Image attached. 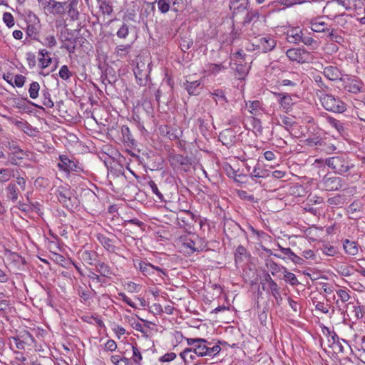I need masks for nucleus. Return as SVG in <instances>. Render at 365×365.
I'll return each instance as SVG.
<instances>
[{
    "mask_svg": "<svg viewBox=\"0 0 365 365\" xmlns=\"http://www.w3.org/2000/svg\"><path fill=\"white\" fill-rule=\"evenodd\" d=\"M176 242L178 246L188 255L202 252L207 247L205 240L192 232L180 236Z\"/></svg>",
    "mask_w": 365,
    "mask_h": 365,
    "instance_id": "f257e3e1",
    "label": "nucleus"
},
{
    "mask_svg": "<svg viewBox=\"0 0 365 365\" xmlns=\"http://www.w3.org/2000/svg\"><path fill=\"white\" fill-rule=\"evenodd\" d=\"M336 2L338 3L337 5L334 2H329L324 9V11L331 19L339 16L338 13H331L336 7H339V5H341L346 10L353 11L359 15L365 11L363 0H336Z\"/></svg>",
    "mask_w": 365,
    "mask_h": 365,
    "instance_id": "f03ea898",
    "label": "nucleus"
},
{
    "mask_svg": "<svg viewBox=\"0 0 365 365\" xmlns=\"http://www.w3.org/2000/svg\"><path fill=\"white\" fill-rule=\"evenodd\" d=\"M188 346L192 347L197 356H215L221 348L216 344L210 347V343L202 338H185Z\"/></svg>",
    "mask_w": 365,
    "mask_h": 365,
    "instance_id": "7ed1b4c3",
    "label": "nucleus"
},
{
    "mask_svg": "<svg viewBox=\"0 0 365 365\" xmlns=\"http://www.w3.org/2000/svg\"><path fill=\"white\" fill-rule=\"evenodd\" d=\"M319 101L323 108L330 112L342 113L346 109V103L339 97L330 93H322Z\"/></svg>",
    "mask_w": 365,
    "mask_h": 365,
    "instance_id": "20e7f679",
    "label": "nucleus"
},
{
    "mask_svg": "<svg viewBox=\"0 0 365 365\" xmlns=\"http://www.w3.org/2000/svg\"><path fill=\"white\" fill-rule=\"evenodd\" d=\"M15 346L19 350H31L33 348L36 349V340L33 336L26 330L20 331L15 336L11 337Z\"/></svg>",
    "mask_w": 365,
    "mask_h": 365,
    "instance_id": "39448f33",
    "label": "nucleus"
},
{
    "mask_svg": "<svg viewBox=\"0 0 365 365\" xmlns=\"http://www.w3.org/2000/svg\"><path fill=\"white\" fill-rule=\"evenodd\" d=\"M326 165L334 170L336 173L343 174L346 173L353 165L350 163L347 158L344 155H336L328 158L325 160Z\"/></svg>",
    "mask_w": 365,
    "mask_h": 365,
    "instance_id": "423d86ee",
    "label": "nucleus"
},
{
    "mask_svg": "<svg viewBox=\"0 0 365 365\" xmlns=\"http://www.w3.org/2000/svg\"><path fill=\"white\" fill-rule=\"evenodd\" d=\"M151 68L150 63L139 60L134 68V74L137 81V83L140 86H145L150 78V73Z\"/></svg>",
    "mask_w": 365,
    "mask_h": 365,
    "instance_id": "0eeeda50",
    "label": "nucleus"
},
{
    "mask_svg": "<svg viewBox=\"0 0 365 365\" xmlns=\"http://www.w3.org/2000/svg\"><path fill=\"white\" fill-rule=\"evenodd\" d=\"M168 162L174 170L187 171L192 165L190 158L181 154L170 155L168 158Z\"/></svg>",
    "mask_w": 365,
    "mask_h": 365,
    "instance_id": "6e6552de",
    "label": "nucleus"
},
{
    "mask_svg": "<svg viewBox=\"0 0 365 365\" xmlns=\"http://www.w3.org/2000/svg\"><path fill=\"white\" fill-rule=\"evenodd\" d=\"M320 189L326 191H336L342 187V180L339 177L326 175L319 182Z\"/></svg>",
    "mask_w": 365,
    "mask_h": 365,
    "instance_id": "1a4fd4ad",
    "label": "nucleus"
},
{
    "mask_svg": "<svg viewBox=\"0 0 365 365\" xmlns=\"http://www.w3.org/2000/svg\"><path fill=\"white\" fill-rule=\"evenodd\" d=\"M286 55L289 60L296 61L299 63L308 62L311 57V54L309 51L299 48L288 49L286 52Z\"/></svg>",
    "mask_w": 365,
    "mask_h": 365,
    "instance_id": "9d476101",
    "label": "nucleus"
},
{
    "mask_svg": "<svg viewBox=\"0 0 365 365\" xmlns=\"http://www.w3.org/2000/svg\"><path fill=\"white\" fill-rule=\"evenodd\" d=\"M59 160L60 162L57 166L61 170L66 173L80 172L82 170L78 163L70 160L66 155H59Z\"/></svg>",
    "mask_w": 365,
    "mask_h": 365,
    "instance_id": "9b49d317",
    "label": "nucleus"
},
{
    "mask_svg": "<svg viewBox=\"0 0 365 365\" xmlns=\"http://www.w3.org/2000/svg\"><path fill=\"white\" fill-rule=\"evenodd\" d=\"M264 290L269 291L272 295L277 299L280 297L279 289L277 283L272 279L269 274H266L261 282Z\"/></svg>",
    "mask_w": 365,
    "mask_h": 365,
    "instance_id": "f8f14e48",
    "label": "nucleus"
},
{
    "mask_svg": "<svg viewBox=\"0 0 365 365\" xmlns=\"http://www.w3.org/2000/svg\"><path fill=\"white\" fill-rule=\"evenodd\" d=\"M96 237L106 251L110 253H116L118 248L115 245V237L113 235V237H108L104 234L98 233Z\"/></svg>",
    "mask_w": 365,
    "mask_h": 365,
    "instance_id": "ddd939ff",
    "label": "nucleus"
},
{
    "mask_svg": "<svg viewBox=\"0 0 365 365\" xmlns=\"http://www.w3.org/2000/svg\"><path fill=\"white\" fill-rule=\"evenodd\" d=\"M219 140L227 148L235 146L237 136L233 130L228 128L222 130L219 135Z\"/></svg>",
    "mask_w": 365,
    "mask_h": 365,
    "instance_id": "4468645a",
    "label": "nucleus"
},
{
    "mask_svg": "<svg viewBox=\"0 0 365 365\" xmlns=\"http://www.w3.org/2000/svg\"><path fill=\"white\" fill-rule=\"evenodd\" d=\"M66 3L65 11L71 21H75L79 19L80 11L78 10L79 0H67Z\"/></svg>",
    "mask_w": 365,
    "mask_h": 365,
    "instance_id": "2eb2a0df",
    "label": "nucleus"
},
{
    "mask_svg": "<svg viewBox=\"0 0 365 365\" xmlns=\"http://www.w3.org/2000/svg\"><path fill=\"white\" fill-rule=\"evenodd\" d=\"M274 95L277 97L278 103L285 113H287L292 110L294 102L289 94L284 93H274Z\"/></svg>",
    "mask_w": 365,
    "mask_h": 365,
    "instance_id": "dca6fc26",
    "label": "nucleus"
},
{
    "mask_svg": "<svg viewBox=\"0 0 365 365\" xmlns=\"http://www.w3.org/2000/svg\"><path fill=\"white\" fill-rule=\"evenodd\" d=\"M276 45L277 41L274 38L267 35L258 39V44L257 46L264 53H267L272 51L275 48Z\"/></svg>",
    "mask_w": 365,
    "mask_h": 365,
    "instance_id": "f3484780",
    "label": "nucleus"
},
{
    "mask_svg": "<svg viewBox=\"0 0 365 365\" xmlns=\"http://www.w3.org/2000/svg\"><path fill=\"white\" fill-rule=\"evenodd\" d=\"M37 58L38 67L42 70L48 68L53 61L50 52L45 48L38 50Z\"/></svg>",
    "mask_w": 365,
    "mask_h": 365,
    "instance_id": "a211bd4d",
    "label": "nucleus"
},
{
    "mask_svg": "<svg viewBox=\"0 0 365 365\" xmlns=\"http://www.w3.org/2000/svg\"><path fill=\"white\" fill-rule=\"evenodd\" d=\"M134 266L138 269L143 275H151L154 274L155 270H160L158 267H155L150 263L143 261L133 260Z\"/></svg>",
    "mask_w": 365,
    "mask_h": 365,
    "instance_id": "6ab92c4d",
    "label": "nucleus"
},
{
    "mask_svg": "<svg viewBox=\"0 0 365 365\" xmlns=\"http://www.w3.org/2000/svg\"><path fill=\"white\" fill-rule=\"evenodd\" d=\"M364 83L357 78L348 79L344 86V89L352 93H358L363 91Z\"/></svg>",
    "mask_w": 365,
    "mask_h": 365,
    "instance_id": "aec40b11",
    "label": "nucleus"
},
{
    "mask_svg": "<svg viewBox=\"0 0 365 365\" xmlns=\"http://www.w3.org/2000/svg\"><path fill=\"white\" fill-rule=\"evenodd\" d=\"M249 4V0H231L230 1V9L233 14L237 15L247 10Z\"/></svg>",
    "mask_w": 365,
    "mask_h": 365,
    "instance_id": "412c9836",
    "label": "nucleus"
},
{
    "mask_svg": "<svg viewBox=\"0 0 365 365\" xmlns=\"http://www.w3.org/2000/svg\"><path fill=\"white\" fill-rule=\"evenodd\" d=\"M96 268V272H98L101 277L111 279L113 277L115 276L111 267L104 262H97Z\"/></svg>",
    "mask_w": 365,
    "mask_h": 365,
    "instance_id": "4be33fe9",
    "label": "nucleus"
},
{
    "mask_svg": "<svg viewBox=\"0 0 365 365\" xmlns=\"http://www.w3.org/2000/svg\"><path fill=\"white\" fill-rule=\"evenodd\" d=\"M342 242L344 251L346 255L350 256H356L358 255L359 246L356 242L345 239Z\"/></svg>",
    "mask_w": 365,
    "mask_h": 365,
    "instance_id": "5701e85b",
    "label": "nucleus"
},
{
    "mask_svg": "<svg viewBox=\"0 0 365 365\" xmlns=\"http://www.w3.org/2000/svg\"><path fill=\"white\" fill-rule=\"evenodd\" d=\"M328 346L334 353H340L343 351V346L339 342V338L335 333H333L327 338Z\"/></svg>",
    "mask_w": 365,
    "mask_h": 365,
    "instance_id": "b1692460",
    "label": "nucleus"
},
{
    "mask_svg": "<svg viewBox=\"0 0 365 365\" xmlns=\"http://www.w3.org/2000/svg\"><path fill=\"white\" fill-rule=\"evenodd\" d=\"M179 355L185 365H188L193 362L197 356V354L194 351L192 347L185 348L180 353Z\"/></svg>",
    "mask_w": 365,
    "mask_h": 365,
    "instance_id": "393cba45",
    "label": "nucleus"
},
{
    "mask_svg": "<svg viewBox=\"0 0 365 365\" xmlns=\"http://www.w3.org/2000/svg\"><path fill=\"white\" fill-rule=\"evenodd\" d=\"M302 31L299 28H293L287 33V40L290 43H298L302 40Z\"/></svg>",
    "mask_w": 365,
    "mask_h": 365,
    "instance_id": "a878e982",
    "label": "nucleus"
},
{
    "mask_svg": "<svg viewBox=\"0 0 365 365\" xmlns=\"http://www.w3.org/2000/svg\"><path fill=\"white\" fill-rule=\"evenodd\" d=\"M250 69V66L247 64L237 63L235 76L239 80H244L247 77Z\"/></svg>",
    "mask_w": 365,
    "mask_h": 365,
    "instance_id": "bb28decb",
    "label": "nucleus"
},
{
    "mask_svg": "<svg viewBox=\"0 0 365 365\" xmlns=\"http://www.w3.org/2000/svg\"><path fill=\"white\" fill-rule=\"evenodd\" d=\"M227 69V67L223 65V63H208L206 66L205 73L207 75H214L216 76L220 73L222 72Z\"/></svg>",
    "mask_w": 365,
    "mask_h": 365,
    "instance_id": "cd10ccee",
    "label": "nucleus"
},
{
    "mask_svg": "<svg viewBox=\"0 0 365 365\" xmlns=\"http://www.w3.org/2000/svg\"><path fill=\"white\" fill-rule=\"evenodd\" d=\"M323 73L324 76L330 81L337 80L340 76L339 69L332 66L325 67Z\"/></svg>",
    "mask_w": 365,
    "mask_h": 365,
    "instance_id": "c85d7f7f",
    "label": "nucleus"
},
{
    "mask_svg": "<svg viewBox=\"0 0 365 365\" xmlns=\"http://www.w3.org/2000/svg\"><path fill=\"white\" fill-rule=\"evenodd\" d=\"M81 259L85 263L93 265L96 260V253L93 251L83 250L78 252Z\"/></svg>",
    "mask_w": 365,
    "mask_h": 365,
    "instance_id": "c756f323",
    "label": "nucleus"
},
{
    "mask_svg": "<svg viewBox=\"0 0 365 365\" xmlns=\"http://www.w3.org/2000/svg\"><path fill=\"white\" fill-rule=\"evenodd\" d=\"M64 1L54 0L49 12L53 15H63L66 14Z\"/></svg>",
    "mask_w": 365,
    "mask_h": 365,
    "instance_id": "7c9ffc66",
    "label": "nucleus"
},
{
    "mask_svg": "<svg viewBox=\"0 0 365 365\" xmlns=\"http://www.w3.org/2000/svg\"><path fill=\"white\" fill-rule=\"evenodd\" d=\"M351 313L356 319H364L365 324V304H360L359 302H357L353 306Z\"/></svg>",
    "mask_w": 365,
    "mask_h": 365,
    "instance_id": "2f4dec72",
    "label": "nucleus"
},
{
    "mask_svg": "<svg viewBox=\"0 0 365 365\" xmlns=\"http://www.w3.org/2000/svg\"><path fill=\"white\" fill-rule=\"evenodd\" d=\"M8 199L15 202L19 197V189L15 183L11 182L6 188Z\"/></svg>",
    "mask_w": 365,
    "mask_h": 365,
    "instance_id": "473e14b6",
    "label": "nucleus"
},
{
    "mask_svg": "<svg viewBox=\"0 0 365 365\" xmlns=\"http://www.w3.org/2000/svg\"><path fill=\"white\" fill-rule=\"evenodd\" d=\"M131 48L130 44L118 45L115 49V53L119 58H125L130 53Z\"/></svg>",
    "mask_w": 365,
    "mask_h": 365,
    "instance_id": "72a5a7b5",
    "label": "nucleus"
},
{
    "mask_svg": "<svg viewBox=\"0 0 365 365\" xmlns=\"http://www.w3.org/2000/svg\"><path fill=\"white\" fill-rule=\"evenodd\" d=\"M283 276L285 282L292 286H296L299 284L296 275L289 272L286 267H284Z\"/></svg>",
    "mask_w": 365,
    "mask_h": 365,
    "instance_id": "f704fd0d",
    "label": "nucleus"
},
{
    "mask_svg": "<svg viewBox=\"0 0 365 365\" xmlns=\"http://www.w3.org/2000/svg\"><path fill=\"white\" fill-rule=\"evenodd\" d=\"M313 304L315 306L317 311H319L323 314H328L330 309V305L323 301H318L317 299H312Z\"/></svg>",
    "mask_w": 365,
    "mask_h": 365,
    "instance_id": "c9c22d12",
    "label": "nucleus"
},
{
    "mask_svg": "<svg viewBox=\"0 0 365 365\" xmlns=\"http://www.w3.org/2000/svg\"><path fill=\"white\" fill-rule=\"evenodd\" d=\"M354 343L355 347L359 351H361L362 354H365V336L354 334Z\"/></svg>",
    "mask_w": 365,
    "mask_h": 365,
    "instance_id": "e433bc0d",
    "label": "nucleus"
},
{
    "mask_svg": "<svg viewBox=\"0 0 365 365\" xmlns=\"http://www.w3.org/2000/svg\"><path fill=\"white\" fill-rule=\"evenodd\" d=\"M350 291L345 287H339L336 290L338 298L342 303H346L350 299Z\"/></svg>",
    "mask_w": 365,
    "mask_h": 365,
    "instance_id": "4c0bfd02",
    "label": "nucleus"
},
{
    "mask_svg": "<svg viewBox=\"0 0 365 365\" xmlns=\"http://www.w3.org/2000/svg\"><path fill=\"white\" fill-rule=\"evenodd\" d=\"M321 250L322 253L327 256L334 257L338 254L337 248L329 243L324 244Z\"/></svg>",
    "mask_w": 365,
    "mask_h": 365,
    "instance_id": "58836bf2",
    "label": "nucleus"
},
{
    "mask_svg": "<svg viewBox=\"0 0 365 365\" xmlns=\"http://www.w3.org/2000/svg\"><path fill=\"white\" fill-rule=\"evenodd\" d=\"M110 361L115 365H133L131 359L126 357H120L118 355L112 356Z\"/></svg>",
    "mask_w": 365,
    "mask_h": 365,
    "instance_id": "ea45409f",
    "label": "nucleus"
},
{
    "mask_svg": "<svg viewBox=\"0 0 365 365\" xmlns=\"http://www.w3.org/2000/svg\"><path fill=\"white\" fill-rule=\"evenodd\" d=\"M353 267L348 264H339L336 268V271L341 275L344 277L350 276L353 274Z\"/></svg>",
    "mask_w": 365,
    "mask_h": 365,
    "instance_id": "a19ab883",
    "label": "nucleus"
},
{
    "mask_svg": "<svg viewBox=\"0 0 365 365\" xmlns=\"http://www.w3.org/2000/svg\"><path fill=\"white\" fill-rule=\"evenodd\" d=\"M327 29V24L319 19L311 23V29L314 32H323Z\"/></svg>",
    "mask_w": 365,
    "mask_h": 365,
    "instance_id": "79ce46f5",
    "label": "nucleus"
},
{
    "mask_svg": "<svg viewBox=\"0 0 365 365\" xmlns=\"http://www.w3.org/2000/svg\"><path fill=\"white\" fill-rule=\"evenodd\" d=\"M363 211V205L360 201L356 200L353 202L347 208V212L350 215H354L356 212Z\"/></svg>",
    "mask_w": 365,
    "mask_h": 365,
    "instance_id": "37998d69",
    "label": "nucleus"
},
{
    "mask_svg": "<svg viewBox=\"0 0 365 365\" xmlns=\"http://www.w3.org/2000/svg\"><path fill=\"white\" fill-rule=\"evenodd\" d=\"M40 91V85L36 81H33L29 88V96L32 99H36L38 97Z\"/></svg>",
    "mask_w": 365,
    "mask_h": 365,
    "instance_id": "c03bdc74",
    "label": "nucleus"
},
{
    "mask_svg": "<svg viewBox=\"0 0 365 365\" xmlns=\"http://www.w3.org/2000/svg\"><path fill=\"white\" fill-rule=\"evenodd\" d=\"M326 120L329 126L335 128L339 133H341L344 130L343 124L339 120L329 116L327 118Z\"/></svg>",
    "mask_w": 365,
    "mask_h": 365,
    "instance_id": "a18cd8bd",
    "label": "nucleus"
},
{
    "mask_svg": "<svg viewBox=\"0 0 365 365\" xmlns=\"http://www.w3.org/2000/svg\"><path fill=\"white\" fill-rule=\"evenodd\" d=\"M259 18V13L257 10H250L247 11L244 19V23L250 24L252 21H254L255 24L258 20Z\"/></svg>",
    "mask_w": 365,
    "mask_h": 365,
    "instance_id": "49530a36",
    "label": "nucleus"
},
{
    "mask_svg": "<svg viewBox=\"0 0 365 365\" xmlns=\"http://www.w3.org/2000/svg\"><path fill=\"white\" fill-rule=\"evenodd\" d=\"M14 124L20 130L26 134H30L32 131L31 126L26 120H15Z\"/></svg>",
    "mask_w": 365,
    "mask_h": 365,
    "instance_id": "de8ad7c7",
    "label": "nucleus"
},
{
    "mask_svg": "<svg viewBox=\"0 0 365 365\" xmlns=\"http://www.w3.org/2000/svg\"><path fill=\"white\" fill-rule=\"evenodd\" d=\"M279 118L284 125V127L289 130L292 128L295 123L294 118L293 116H288L286 115H280Z\"/></svg>",
    "mask_w": 365,
    "mask_h": 365,
    "instance_id": "09e8293b",
    "label": "nucleus"
},
{
    "mask_svg": "<svg viewBox=\"0 0 365 365\" xmlns=\"http://www.w3.org/2000/svg\"><path fill=\"white\" fill-rule=\"evenodd\" d=\"M260 105L261 102L259 101L246 102V106L249 108V112L254 115L258 114Z\"/></svg>",
    "mask_w": 365,
    "mask_h": 365,
    "instance_id": "8fccbe9b",
    "label": "nucleus"
},
{
    "mask_svg": "<svg viewBox=\"0 0 365 365\" xmlns=\"http://www.w3.org/2000/svg\"><path fill=\"white\" fill-rule=\"evenodd\" d=\"M200 85V81H194L192 82H186V90L190 95H196L197 93V88Z\"/></svg>",
    "mask_w": 365,
    "mask_h": 365,
    "instance_id": "3c124183",
    "label": "nucleus"
},
{
    "mask_svg": "<svg viewBox=\"0 0 365 365\" xmlns=\"http://www.w3.org/2000/svg\"><path fill=\"white\" fill-rule=\"evenodd\" d=\"M12 177H14V174L11 169H0V182L9 181Z\"/></svg>",
    "mask_w": 365,
    "mask_h": 365,
    "instance_id": "603ef678",
    "label": "nucleus"
},
{
    "mask_svg": "<svg viewBox=\"0 0 365 365\" xmlns=\"http://www.w3.org/2000/svg\"><path fill=\"white\" fill-rule=\"evenodd\" d=\"M133 355L131 357V361H133L137 365H141V361L143 360L142 354L137 346H132Z\"/></svg>",
    "mask_w": 365,
    "mask_h": 365,
    "instance_id": "864d4df0",
    "label": "nucleus"
},
{
    "mask_svg": "<svg viewBox=\"0 0 365 365\" xmlns=\"http://www.w3.org/2000/svg\"><path fill=\"white\" fill-rule=\"evenodd\" d=\"M26 81V78L21 74L14 75L13 82L11 86L22 88Z\"/></svg>",
    "mask_w": 365,
    "mask_h": 365,
    "instance_id": "5fc2aeb1",
    "label": "nucleus"
},
{
    "mask_svg": "<svg viewBox=\"0 0 365 365\" xmlns=\"http://www.w3.org/2000/svg\"><path fill=\"white\" fill-rule=\"evenodd\" d=\"M99 9L103 15H107L108 16L113 12V6L106 1L101 3Z\"/></svg>",
    "mask_w": 365,
    "mask_h": 365,
    "instance_id": "6e6d98bb",
    "label": "nucleus"
},
{
    "mask_svg": "<svg viewBox=\"0 0 365 365\" xmlns=\"http://www.w3.org/2000/svg\"><path fill=\"white\" fill-rule=\"evenodd\" d=\"M58 75L61 79L67 81L73 76V73L66 65H63L60 68Z\"/></svg>",
    "mask_w": 365,
    "mask_h": 365,
    "instance_id": "4d7b16f0",
    "label": "nucleus"
},
{
    "mask_svg": "<svg viewBox=\"0 0 365 365\" xmlns=\"http://www.w3.org/2000/svg\"><path fill=\"white\" fill-rule=\"evenodd\" d=\"M210 95L216 103H218V102L223 103L226 101L225 93L222 90H216L213 93H211Z\"/></svg>",
    "mask_w": 365,
    "mask_h": 365,
    "instance_id": "13d9d810",
    "label": "nucleus"
},
{
    "mask_svg": "<svg viewBox=\"0 0 365 365\" xmlns=\"http://www.w3.org/2000/svg\"><path fill=\"white\" fill-rule=\"evenodd\" d=\"M158 8L159 11L163 13H167L170 8V3L169 0H157Z\"/></svg>",
    "mask_w": 365,
    "mask_h": 365,
    "instance_id": "bf43d9fd",
    "label": "nucleus"
},
{
    "mask_svg": "<svg viewBox=\"0 0 365 365\" xmlns=\"http://www.w3.org/2000/svg\"><path fill=\"white\" fill-rule=\"evenodd\" d=\"M3 21L4 22V24L9 27V28H11L14 26L15 24V20H14V18L13 16V15L9 13V12H5L4 14H3Z\"/></svg>",
    "mask_w": 365,
    "mask_h": 365,
    "instance_id": "052dcab7",
    "label": "nucleus"
},
{
    "mask_svg": "<svg viewBox=\"0 0 365 365\" xmlns=\"http://www.w3.org/2000/svg\"><path fill=\"white\" fill-rule=\"evenodd\" d=\"M129 34V27L123 24L118 30L116 35L119 38H126Z\"/></svg>",
    "mask_w": 365,
    "mask_h": 365,
    "instance_id": "680f3d73",
    "label": "nucleus"
},
{
    "mask_svg": "<svg viewBox=\"0 0 365 365\" xmlns=\"http://www.w3.org/2000/svg\"><path fill=\"white\" fill-rule=\"evenodd\" d=\"M43 44L48 48H53L57 44V41L54 35H48L44 38Z\"/></svg>",
    "mask_w": 365,
    "mask_h": 365,
    "instance_id": "e2e57ef3",
    "label": "nucleus"
},
{
    "mask_svg": "<svg viewBox=\"0 0 365 365\" xmlns=\"http://www.w3.org/2000/svg\"><path fill=\"white\" fill-rule=\"evenodd\" d=\"M26 99H15L14 101V106L19 110L23 111H27L29 110V106L26 102Z\"/></svg>",
    "mask_w": 365,
    "mask_h": 365,
    "instance_id": "0e129e2a",
    "label": "nucleus"
},
{
    "mask_svg": "<svg viewBox=\"0 0 365 365\" xmlns=\"http://www.w3.org/2000/svg\"><path fill=\"white\" fill-rule=\"evenodd\" d=\"M126 290L130 293H138L141 289V286L133 282H128L126 284Z\"/></svg>",
    "mask_w": 365,
    "mask_h": 365,
    "instance_id": "69168bd1",
    "label": "nucleus"
},
{
    "mask_svg": "<svg viewBox=\"0 0 365 365\" xmlns=\"http://www.w3.org/2000/svg\"><path fill=\"white\" fill-rule=\"evenodd\" d=\"M327 202L330 205L340 206L343 204V197L340 195H336L334 197L328 198Z\"/></svg>",
    "mask_w": 365,
    "mask_h": 365,
    "instance_id": "338daca9",
    "label": "nucleus"
},
{
    "mask_svg": "<svg viewBox=\"0 0 365 365\" xmlns=\"http://www.w3.org/2000/svg\"><path fill=\"white\" fill-rule=\"evenodd\" d=\"M51 359L49 357L46 356H40L38 359H36L35 361H33L32 365H51Z\"/></svg>",
    "mask_w": 365,
    "mask_h": 365,
    "instance_id": "774afa93",
    "label": "nucleus"
}]
</instances>
